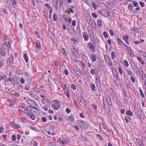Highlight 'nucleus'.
Listing matches in <instances>:
<instances>
[{
  "label": "nucleus",
  "instance_id": "obj_1",
  "mask_svg": "<svg viewBox=\"0 0 146 146\" xmlns=\"http://www.w3.org/2000/svg\"><path fill=\"white\" fill-rule=\"evenodd\" d=\"M7 49L8 52L11 50L9 42H5L3 45L2 48H0V53L1 55L3 56L5 55V52Z\"/></svg>",
  "mask_w": 146,
  "mask_h": 146
},
{
  "label": "nucleus",
  "instance_id": "obj_2",
  "mask_svg": "<svg viewBox=\"0 0 146 146\" xmlns=\"http://www.w3.org/2000/svg\"><path fill=\"white\" fill-rule=\"evenodd\" d=\"M88 34L90 36L91 42L94 44L95 42V41H96L98 43H98L100 44V40H98L97 38L96 39H95L94 34L92 31L89 30H88Z\"/></svg>",
  "mask_w": 146,
  "mask_h": 146
},
{
  "label": "nucleus",
  "instance_id": "obj_3",
  "mask_svg": "<svg viewBox=\"0 0 146 146\" xmlns=\"http://www.w3.org/2000/svg\"><path fill=\"white\" fill-rule=\"evenodd\" d=\"M51 107L54 110H57L59 109L60 105L58 101L54 100L52 102Z\"/></svg>",
  "mask_w": 146,
  "mask_h": 146
},
{
  "label": "nucleus",
  "instance_id": "obj_4",
  "mask_svg": "<svg viewBox=\"0 0 146 146\" xmlns=\"http://www.w3.org/2000/svg\"><path fill=\"white\" fill-rule=\"evenodd\" d=\"M79 124L80 126L83 129H85L88 127L87 123L83 121L80 120L79 122Z\"/></svg>",
  "mask_w": 146,
  "mask_h": 146
},
{
  "label": "nucleus",
  "instance_id": "obj_5",
  "mask_svg": "<svg viewBox=\"0 0 146 146\" xmlns=\"http://www.w3.org/2000/svg\"><path fill=\"white\" fill-rule=\"evenodd\" d=\"M67 30L69 31L68 33L71 36H74L76 35V32L74 28H67Z\"/></svg>",
  "mask_w": 146,
  "mask_h": 146
},
{
  "label": "nucleus",
  "instance_id": "obj_6",
  "mask_svg": "<svg viewBox=\"0 0 146 146\" xmlns=\"http://www.w3.org/2000/svg\"><path fill=\"white\" fill-rule=\"evenodd\" d=\"M96 82L97 86L100 87V82L99 74H96Z\"/></svg>",
  "mask_w": 146,
  "mask_h": 146
},
{
  "label": "nucleus",
  "instance_id": "obj_7",
  "mask_svg": "<svg viewBox=\"0 0 146 146\" xmlns=\"http://www.w3.org/2000/svg\"><path fill=\"white\" fill-rule=\"evenodd\" d=\"M101 14L105 17H111L110 13L106 10H103L101 11Z\"/></svg>",
  "mask_w": 146,
  "mask_h": 146
},
{
  "label": "nucleus",
  "instance_id": "obj_8",
  "mask_svg": "<svg viewBox=\"0 0 146 146\" xmlns=\"http://www.w3.org/2000/svg\"><path fill=\"white\" fill-rule=\"evenodd\" d=\"M27 102L31 106H36L37 105L35 102L31 99L28 100Z\"/></svg>",
  "mask_w": 146,
  "mask_h": 146
},
{
  "label": "nucleus",
  "instance_id": "obj_9",
  "mask_svg": "<svg viewBox=\"0 0 146 146\" xmlns=\"http://www.w3.org/2000/svg\"><path fill=\"white\" fill-rule=\"evenodd\" d=\"M10 125L12 127L14 128L15 129H17L20 127L19 124L15 123L13 121L11 122Z\"/></svg>",
  "mask_w": 146,
  "mask_h": 146
},
{
  "label": "nucleus",
  "instance_id": "obj_10",
  "mask_svg": "<svg viewBox=\"0 0 146 146\" xmlns=\"http://www.w3.org/2000/svg\"><path fill=\"white\" fill-rule=\"evenodd\" d=\"M33 111L31 109V108L28 107L26 108L25 113L28 116H29L32 114H33Z\"/></svg>",
  "mask_w": 146,
  "mask_h": 146
},
{
  "label": "nucleus",
  "instance_id": "obj_11",
  "mask_svg": "<svg viewBox=\"0 0 146 146\" xmlns=\"http://www.w3.org/2000/svg\"><path fill=\"white\" fill-rule=\"evenodd\" d=\"M73 71L78 76L82 75V73L80 69L78 68H75L73 70Z\"/></svg>",
  "mask_w": 146,
  "mask_h": 146
},
{
  "label": "nucleus",
  "instance_id": "obj_12",
  "mask_svg": "<svg viewBox=\"0 0 146 146\" xmlns=\"http://www.w3.org/2000/svg\"><path fill=\"white\" fill-rule=\"evenodd\" d=\"M88 46L91 51L92 52L94 51L95 50V48L93 44L91 43H88Z\"/></svg>",
  "mask_w": 146,
  "mask_h": 146
},
{
  "label": "nucleus",
  "instance_id": "obj_13",
  "mask_svg": "<svg viewBox=\"0 0 146 146\" xmlns=\"http://www.w3.org/2000/svg\"><path fill=\"white\" fill-rule=\"evenodd\" d=\"M14 63V58L13 56L12 57H9L7 60V63L9 64Z\"/></svg>",
  "mask_w": 146,
  "mask_h": 146
},
{
  "label": "nucleus",
  "instance_id": "obj_14",
  "mask_svg": "<svg viewBox=\"0 0 146 146\" xmlns=\"http://www.w3.org/2000/svg\"><path fill=\"white\" fill-rule=\"evenodd\" d=\"M83 36L85 41H87L89 39V36L87 33L84 32L83 33Z\"/></svg>",
  "mask_w": 146,
  "mask_h": 146
},
{
  "label": "nucleus",
  "instance_id": "obj_15",
  "mask_svg": "<svg viewBox=\"0 0 146 146\" xmlns=\"http://www.w3.org/2000/svg\"><path fill=\"white\" fill-rule=\"evenodd\" d=\"M71 40L74 42V43L75 45H77L78 43L79 42L78 39L76 38H72L71 39Z\"/></svg>",
  "mask_w": 146,
  "mask_h": 146
},
{
  "label": "nucleus",
  "instance_id": "obj_16",
  "mask_svg": "<svg viewBox=\"0 0 146 146\" xmlns=\"http://www.w3.org/2000/svg\"><path fill=\"white\" fill-rule=\"evenodd\" d=\"M72 115H73V114H72L71 115L69 116L68 118H67V120L69 121H70L71 122L73 121L74 119V117L72 116Z\"/></svg>",
  "mask_w": 146,
  "mask_h": 146
},
{
  "label": "nucleus",
  "instance_id": "obj_17",
  "mask_svg": "<svg viewBox=\"0 0 146 146\" xmlns=\"http://www.w3.org/2000/svg\"><path fill=\"white\" fill-rule=\"evenodd\" d=\"M64 21L68 23H70L72 21V19L71 18H69L68 17H65L64 18Z\"/></svg>",
  "mask_w": 146,
  "mask_h": 146
},
{
  "label": "nucleus",
  "instance_id": "obj_18",
  "mask_svg": "<svg viewBox=\"0 0 146 146\" xmlns=\"http://www.w3.org/2000/svg\"><path fill=\"white\" fill-rule=\"evenodd\" d=\"M103 128H102V129H101V130L102 132H103L104 133L106 134V133L108 131V130L104 125H103Z\"/></svg>",
  "mask_w": 146,
  "mask_h": 146
},
{
  "label": "nucleus",
  "instance_id": "obj_19",
  "mask_svg": "<svg viewBox=\"0 0 146 146\" xmlns=\"http://www.w3.org/2000/svg\"><path fill=\"white\" fill-rule=\"evenodd\" d=\"M107 7L109 9H111L113 7V4L112 3H107Z\"/></svg>",
  "mask_w": 146,
  "mask_h": 146
},
{
  "label": "nucleus",
  "instance_id": "obj_20",
  "mask_svg": "<svg viewBox=\"0 0 146 146\" xmlns=\"http://www.w3.org/2000/svg\"><path fill=\"white\" fill-rule=\"evenodd\" d=\"M23 58L25 60V62H28V59L27 54L26 53H24L23 55Z\"/></svg>",
  "mask_w": 146,
  "mask_h": 146
},
{
  "label": "nucleus",
  "instance_id": "obj_21",
  "mask_svg": "<svg viewBox=\"0 0 146 146\" xmlns=\"http://www.w3.org/2000/svg\"><path fill=\"white\" fill-rule=\"evenodd\" d=\"M137 143L140 146H144L142 141L141 139H138L137 140Z\"/></svg>",
  "mask_w": 146,
  "mask_h": 146
},
{
  "label": "nucleus",
  "instance_id": "obj_22",
  "mask_svg": "<svg viewBox=\"0 0 146 146\" xmlns=\"http://www.w3.org/2000/svg\"><path fill=\"white\" fill-rule=\"evenodd\" d=\"M126 114L130 116H132L133 114L132 112L130 110H129L126 111Z\"/></svg>",
  "mask_w": 146,
  "mask_h": 146
},
{
  "label": "nucleus",
  "instance_id": "obj_23",
  "mask_svg": "<svg viewBox=\"0 0 146 146\" xmlns=\"http://www.w3.org/2000/svg\"><path fill=\"white\" fill-rule=\"evenodd\" d=\"M91 88L92 91L94 92L95 91V85L93 84H91Z\"/></svg>",
  "mask_w": 146,
  "mask_h": 146
},
{
  "label": "nucleus",
  "instance_id": "obj_24",
  "mask_svg": "<svg viewBox=\"0 0 146 146\" xmlns=\"http://www.w3.org/2000/svg\"><path fill=\"white\" fill-rule=\"evenodd\" d=\"M139 54L140 55H142V56H144L146 57V53L145 52L141 51L139 52Z\"/></svg>",
  "mask_w": 146,
  "mask_h": 146
},
{
  "label": "nucleus",
  "instance_id": "obj_25",
  "mask_svg": "<svg viewBox=\"0 0 146 146\" xmlns=\"http://www.w3.org/2000/svg\"><path fill=\"white\" fill-rule=\"evenodd\" d=\"M92 7L95 9H96L98 7V5L94 2H93L92 3Z\"/></svg>",
  "mask_w": 146,
  "mask_h": 146
},
{
  "label": "nucleus",
  "instance_id": "obj_26",
  "mask_svg": "<svg viewBox=\"0 0 146 146\" xmlns=\"http://www.w3.org/2000/svg\"><path fill=\"white\" fill-rule=\"evenodd\" d=\"M128 9L129 10L132 11V9H133V5L131 3L129 4L128 6Z\"/></svg>",
  "mask_w": 146,
  "mask_h": 146
},
{
  "label": "nucleus",
  "instance_id": "obj_27",
  "mask_svg": "<svg viewBox=\"0 0 146 146\" xmlns=\"http://www.w3.org/2000/svg\"><path fill=\"white\" fill-rule=\"evenodd\" d=\"M49 129L50 131L54 130L55 129V127L53 125H51L49 127Z\"/></svg>",
  "mask_w": 146,
  "mask_h": 146
},
{
  "label": "nucleus",
  "instance_id": "obj_28",
  "mask_svg": "<svg viewBox=\"0 0 146 146\" xmlns=\"http://www.w3.org/2000/svg\"><path fill=\"white\" fill-rule=\"evenodd\" d=\"M91 58L92 59L94 62L96 60V58L95 55L93 54H91Z\"/></svg>",
  "mask_w": 146,
  "mask_h": 146
},
{
  "label": "nucleus",
  "instance_id": "obj_29",
  "mask_svg": "<svg viewBox=\"0 0 146 146\" xmlns=\"http://www.w3.org/2000/svg\"><path fill=\"white\" fill-rule=\"evenodd\" d=\"M117 41L118 43L121 46H122L123 44V43L120 40L119 38H117Z\"/></svg>",
  "mask_w": 146,
  "mask_h": 146
},
{
  "label": "nucleus",
  "instance_id": "obj_30",
  "mask_svg": "<svg viewBox=\"0 0 146 146\" xmlns=\"http://www.w3.org/2000/svg\"><path fill=\"white\" fill-rule=\"evenodd\" d=\"M65 94L66 96L69 98H70V95L69 94V92L68 90H66V91H65Z\"/></svg>",
  "mask_w": 146,
  "mask_h": 146
},
{
  "label": "nucleus",
  "instance_id": "obj_31",
  "mask_svg": "<svg viewBox=\"0 0 146 146\" xmlns=\"http://www.w3.org/2000/svg\"><path fill=\"white\" fill-rule=\"evenodd\" d=\"M19 109L22 112L25 113L26 109L25 108L20 106L19 107Z\"/></svg>",
  "mask_w": 146,
  "mask_h": 146
},
{
  "label": "nucleus",
  "instance_id": "obj_32",
  "mask_svg": "<svg viewBox=\"0 0 146 146\" xmlns=\"http://www.w3.org/2000/svg\"><path fill=\"white\" fill-rule=\"evenodd\" d=\"M106 62L108 65L109 66H111L112 65V63L111 62L110 60V59L108 60H107L106 61Z\"/></svg>",
  "mask_w": 146,
  "mask_h": 146
},
{
  "label": "nucleus",
  "instance_id": "obj_33",
  "mask_svg": "<svg viewBox=\"0 0 146 146\" xmlns=\"http://www.w3.org/2000/svg\"><path fill=\"white\" fill-rule=\"evenodd\" d=\"M106 62L108 65L109 66H111L112 65V63L111 62L110 60V59L108 60H107L106 61Z\"/></svg>",
  "mask_w": 146,
  "mask_h": 146
},
{
  "label": "nucleus",
  "instance_id": "obj_34",
  "mask_svg": "<svg viewBox=\"0 0 146 146\" xmlns=\"http://www.w3.org/2000/svg\"><path fill=\"white\" fill-rule=\"evenodd\" d=\"M123 63L125 64V66L126 67H128L129 66V63L126 60H125L123 61Z\"/></svg>",
  "mask_w": 146,
  "mask_h": 146
},
{
  "label": "nucleus",
  "instance_id": "obj_35",
  "mask_svg": "<svg viewBox=\"0 0 146 146\" xmlns=\"http://www.w3.org/2000/svg\"><path fill=\"white\" fill-rule=\"evenodd\" d=\"M61 87L64 90V91H66V90H68V88L64 84H61Z\"/></svg>",
  "mask_w": 146,
  "mask_h": 146
},
{
  "label": "nucleus",
  "instance_id": "obj_36",
  "mask_svg": "<svg viewBox=\"0 0 146 146\" xmlns=\"http://www.w3.org/2000/svg\"><path fill=\"white\" fill-rule=\"evenodd\" d=\"M111 59L112 60H114L115 58V54L114 52H111Z\"/></svg>",
  "mask_w": 146,
  "mask_h": 146
},
{
  "label": "nucleus",
  "instance_id": "obj_37",
  "mask_svg": "<svg viewBox=\"0 0 146 146\" xmlns=\"http://www.w3.org/2000/svg\"><path fill=\"white\" fill-rule=\"evenodd\" d=\"M28 117H30L33 120H34L35 119V116L33 114H32Z\"/></svg>",
  "mask_w": 146,
  "mask_h": 146
},
{
  "label": "nucleus",
  "instance_id": "obj_38",
  "mask_svg": "<svg viewBox=\"0 0 146 146\" xmlns=\"http://www.w3.org/2000/svg\"><path fill=\"white\" fill-rule=\"evenodd\" d=\"M140 94L141 95V96L142 98H145V96L144 94L142 92V91L141 89H140L139 90Z\"/></svg>",
  "mask_w": 146,
  "mask_h": 146
},
{
  "label": "nucleus",
  "instance_id": "obj_39",
  "mask_svg": "<svg viewBox=\"0 0 146 146\" xmlns=\"http://www.w3.org/2000/svg\"><path fill=\"white\" fill-rule=\"evenodd\" d=\"M53 18L54 21H56L58 19V17L56 14H54L53 15Z\"/></svg>",
  "mask_w": 146,
  "mask_h": 146
},
{
  "label": "nucleus",
  "instance_id": "obj_40",
  "mask_svg": "<svg viewBox=\"0 0 146 146\" xmlns=\"http://www.w3.org/2000/svg\"><path fill=\"white\" fill-rule=\"evenodd\" d=\"M62 51L64 55L65 56H66L67 55V54L66 52L65 51V50L64 48H62Z\"/></svg>",
  "mask_w": 146,
  "mask_h": 146
},
{
  "label": "nucleus",
  "instance_id": "obj_41",
  "mask_svg": "<svg viewBox=\"0 0 146 146\" xmlns=\"http://www.w3.org/2000/svg\"><path fill=\"white\" fill-rule=\"evenodd\" d=\"M133 5L135 7H137L139 6L138 3L137 2L134 1H133Z\"/></svg>",
  "mask_w": 146,
  "mask_h": 146
},
{
  "label": "nucleus",
  "instance_id": "obj_42",
  "mask_svg": "<svg viewBox=\"0 0 146 146\" xmlns=\"http://www.w3.org/2000/svg\"><path fill=\"white\" fill-rule=\"evenodd\" d=\"M11 0H5V2L6 3V4L7 5H10L11 2Z\"/></svg>",
  "mask_w": 146,
  "mask_h": 146
},
{
  "label": "nucleus",
  "instance_id": "obj_43",
  "mask_svg": "<svg viewBox=\"0 0 146 146\" xmlns=\"http://www.w3.org/2000/svg\"><path fill=\"white\" fill-rule=\"evenodd\" d=\"M80 101L81 103L83 104H84L86 102L85 100L83 98H81Z\"/></svg>",
  "mask_w": 146,
  "mask_h": 146
},
{
  "label": "nucleus",
  "instance_id": "obj_44",
  "mask_svg": "<svg viewBox=\"0 0 146 146\" xmlns=\"http://www.w3.org/2000/svg\"><path fill=\"white\" fill-rule=\"evenodd\" d=\"M74 106H76L77 108L78 109L79 108V106L78 105V104L77 103V102L76 101H75L74 102Z\"/></svg>",
  "mask_w": 146,
  "mask_h": 146
},
{
  "label": "nucleus",
  "instance_id": "obj_45",
  "mask_svg": "<svg viewBox=\"0 0 146 146\" xmlns=\"http://www.w3.org/2000/svg\"><path fill=\"white\" fill-rule=\"evenodd\" d=\"M24 74L25 76L27 77L28 78H29L30 77V74L29 72H25L24 73Z\"/></svg>",
  "mask_w": 146,
  "mask_h": 146
},
{
  "label": "nucleus",
  "instance_id": "obj_46",
  "mask_svg": "<svg viewBox=\"0 0 146 146\" xmlns=\"http://www.w3.org/2000/svg\"><path fill=\"white\" fill-rule=\"evenodd\" d=\"M123 39L125 41L126 40H128L129 38V36L127 35H126L125 36H124L123 37Z\"/></svg>",
  "mask_w": 146,
  "mask_h": 146
},
{
  "label": "nucleus",
  "instance_id": "obj_47",
  "mask_svg": "<svg viewBox=\"0 0 146 146\" xmlns=\"http://www.w3.org/2000/svg\"><path fill=\"white\" fill-rule=\"evenodd\" d=\"M70 87L71 88L73 89L74 90H76V86L74 84H72Z\"/></svg>",
  "mask_w": 146,
  "mask_h": 146
},
{
  "label": "nucleus",
  "instance_id": "obj_48",
  "mask_svg": "<svg viewBox=\"0 0 146 146\" xmlns=\"http://www.w3.org/2000/svg\"><path fill=\"white\" fill-rule=\"evenodd\" d=\"M66 112L68 114L71 112V111L68 108H67L66 109Z\"/></svg>",
  "mask_w": 146,
  "mask_h": 146
},
{
  "label": "nucleus",
  "instance_id": "obj_49",
  "mask_svg": "<svg viewBox=\"0 0 146 146\" xmlns=\"http://www.w3.org/2000/svg\"><path fill=\"white\" fill-rule=\"evenodd\" d=\"M20 82L22 84H24L25 83V80L24 78H22L21 79Z\"/></svg>",
  "mask_w": 146,
  "mask_h": 146
},
{
  "label": "nucleus",
  "instance_id": "obj_50",
  "mask_svg": "<svg viewBox=\"0 0 146 146\" xmlns=\"http://www.w3.org/2000/svg\"><path fill=\"white\" fill-rule=\"evenodd\" d=\"M45 6L46 7V8H47L48 9H50L52 8L50 7V5L48 3H46L45 4Z\"/></svg>",
  "mask_w": 146,
  "mask_h": 146
},
{
  "label": "nucleus",
  "instance_id": "obj_51",
  "mask_svg": "<svg viewBox=\"0 0 146 146\" xmlns=\"http://www.w3.org/2000/svg\"><path fill=\"white\" fill-rule=\"evenodd\" d=\"M118 70L120 74H122V70L121 67H118Z\"/></svg>",
  "mask_w": 146,
  "mask_h": 146
},
{
  "label": "nucleus",
  "instance_id": "obj_52",
  "mask_svg": "<svg viewBox=\"0 0 146 146\" xmlns=\"http://www.w3.org/2000/svg\"><path fill=\"white\" fill-rule=\"evenodd\" d=\"M92 16L94 18H96L97 17V15L95 13H93L91 14Z\"/></svg>",
  "mask_w": 146,
  "mask_h": 146
},
{
  "label": "nucleus",
  "instance_id": "obj_53",
  "mask_svg": "<svg viewBox=\"0 0 146 146\" xmlns=\"http://www.w3.org/2000/svg\"><path fill=\"white\" fill-rule=\"evenodd\" d=\"M130 78V79L131 80V81H132V82L133 83H134L135 81V79L132 76H131Z\"/></svg>",
  "mask_w": 146,
  "mask_h": 146
},
{
  "label": "nucleus",
  "instance_id": "obj_54",
  "mask_svg": "<svg viewBox=\"0 0 146 146\" xmlns=\"http://www.w3.org/2000/svg\"><path fill=\"white\" fill-rule=\"evenodd\" d=\"M43 108L44 110L47 111L48 110V106L47 105L44 106L43 107Z\"/></svg>",
  "mask_w": 146,
  "mask_h": 146
},
{
  "label": "nucleus",
  "instance_id": "obj_55",
  "mask_svg": "<svg viewBox=\"0 0 146 146\" xmlns=\"http://www.w3.org/2000/svg\"><path fill=\"white\" fill-rule=\"evenodd\" d=\"M130 64H131V66L133 68H135V63H134V62H131Z\"/></svg>",
  "mask_w": 146,
  "mask_h": 146
},
{
  "label": "nucleus",
  "instance_id": "obj_56",
  "mask_svg": "<svg viewBox=\"0 0 146 146\" xmlns=\"http://www.w3.org/2000/svg\"><path fill=\"white\" fill-rule=\"evenodd\" d=\"M72 25L74 26H75L76 25V21L75 20H73L72 23Z\"/></svg>",
  "mask_w": 146,
  "mask_h": 146
},
{
  "label": "nucleus",
  "instance_id": "obj_57",
  "mask_svg": "<svg viewBox=\"0 0 146 146\" xmlns=\"http://www.w3.org/2000/svg\"><path fill=\"white\" fill-rule=\"evenodd\" d=\"M40 43L39 42H37L36 43V47L37 48H40Z\"/></svg>",
  "mask_w": 146,
  "mask_h": 146
},
{
  "label": "nucleus",
  "instance_id": "obj_58",
  "mask_svg": "<svg viewBox=\"0 0 146 146\" xmlns=\"http://www.w3.org/2000/svg\"><path fill=\"white\" fill-rule=\"evenodd\" d=\"M109 32L111 35L112 36L114 35V33L112 30L111 29L109 30Z\"/></svg>",
  "mask_w": 146,
  "mask_h": 146
},
{
  "label": "nucleus",
  "instance_id": "obj_59",
  "mask_svg": "<svg viewBox=\"0 0 146 146\" xmlns=\"http://www.w3.org/2000/svg\"><path fill=\"white\" fill-rule=\"evenodd\" d=\"M90 73L93 75L95 73L94 69H92L90 71Z\"/></svg>",
  "mask_w": 146,
  "mask_h": 146
},
{
  "label": "nucleus",
  "instance_id": "obj_60",
  "mask_svg": "<svg viewBox=\"0 0 146 146\" xmlns=\"http://www.w3.org/2000/svg\"><path fill=\"white\" fill-rule=\"evenodd\" d=\"M42 102L44 104H46L48 102L47 100L46 99H44L42 100Z\"/></svg>",
  "mask_w": 146,
  "mask_h": 146
},
{
  "label": "nucleus",
  "instance_id": "obj_61",
  "mask_svg": "<svg viewBox=\"0 0 146 146\" xmlns=\"http://www.w3.org/2000/svg\"><path fill=\"white\" fill-rule=\"evenodd\" d=\"M13 81H12L11 82L13 83L14 84H18V83L17 82V80H15V78H13Z\"/></svg>",
  "mask_w": 146,
  "mask_h": 146
},
{
  "label": "nucleus",
  "instance_id": "obj_62",
  "mask_svg": "<svg viewBox=\"0 0 146 146\" xmlns=\"http://www.w3.org/2000/svg\"><path fill=\"white\" fill-rule=\"evenodd\" d=\"M42 121L43 122H45L46 121L47 119L45 117H42Z\"/></svg>",
  "mask_w": 146,
  "mask_h": 146
},
{
  "label": "nucleus",
  "instance_id": "obj_63",
  "mask_svg": "<svg viewBox=\"0 0 146 146\" xmlns=\"http://www.w3.org/2000/svg\"><path fill=\"white\" fill-rule=\"evenodd\" d=\"M12 3L13 5L14 6H15L17 4V1L16 0H13L12 1Z\"/></svg>",
  "mask_w": 146,
  "mask_h": 146
},
{
  "label": "nucleus",
  "instance_id": "obj_64",
  "mask_svg": "<svg viewBox=\"0 0 146 146\" xmlns=\"http://www.w3.org/2000/svg\"><path fill=\"white\" fill-rule=\"evenodd\" d=\"M12 140L15 141L16 140V137L15 135H13L12 136Z\"/></svg>",
  "mask_w": 146,
  "mask_h": 146
}]
</instances>
